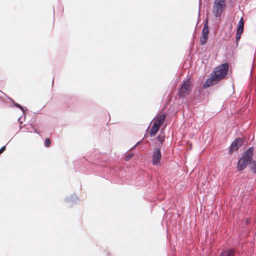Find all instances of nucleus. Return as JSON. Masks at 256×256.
I'll list each match as a JSON object with an SVG mask.
<instances>
[{
    "label": "nucleus",
    "mask_w": 256,
    "mask_h": 256,
    "mask_svg": "<svg viewBox=\"0 0 256 256\" xmlns=\"http://www.w3.org/2000/svg\"><path fill=\"white\" fill-rule=\"evenodd\" d=\"M254 148H248L243 154L241 158L238 160L237 164V170L238 171H242L252 160Z\"/></svg>",
    "instance_id": "f03ea898"
},
{
    "label": "nucleus",
    "mask_w": 256,
    "mask_h": 256,
    "mask_svg": "<svg viewBox=\"0 0 256 256\" xmlns=\"http://www.w3.org/2000/svg\"><path fill=\"white\" fill-rule=\"evenodd\" d=\"M244 26V22L243 18H242L238 22L236 34V43L238 46V42L240 39L241 34L243 32Z\"/></svg>",
    "instance_id": "6e6552de"
},
{
    "label": "nucleus",
    "mask_w": 256,
    "mask_h": 256,
    "mask_svg": "<svg viewBox=\"0 0 256 256\" xmlns=\"http://www.w3.org/2000/svg\"><path fill=\"white\" fill-rule=\"evenodd\" d=\"M209 34L208 22L206 20L205 22L202 30V36L200 38V44L202 45L204 44L208 41V35Z\"/></svg>",
    "instance_id": "39448f33"
},
{
    "label": "nucleus",
    "mask_w": 256,
    "mask_h": 256,
    "mask_svg": "<svg viewBox=\"0 0 256 256\" xmlns=\"http://www.w3.org/2000/svg\"><path fill=\"white\" fill-rule=\"evenodd\" d=\"M160 127V126H159L156 123L154 122L149 134L150 136H154L159 130Z\"/></svg>",
    "instance_id": "9b49d317"
},
{
    "label": "nucleus",
    "mask_w": 256,
    "mask_h": 256,
    "mask_svg": "<svg viewBox=\"0 0 256 256\" xmlns=\"http://www.w3.org/2000/svg\"><path fill=\"white\" fill-rule=\"evenodd\" d=\"M166 117V114H158L157 116L156 119L154 122L156 123L159 126H161L162 124H163Z\"/></svg>",
    "instance_id": "9d476101"
},
{
    "label": "nucleus",
    "mask_w": 256,
    "mask_h": 256,
    "mask_svg": "<svg viewBox=\"0 0 256 256\" xmlns=\"http://www.w3.org/2000/svg\"><path fill=\"white\" fill-rule=\"evenodd\" d=\"M228 69V64L227 62L221 64L216 67L211 73L210 76L206 81L204 86L210 87L224 78L227 74Z\"/></svg>",
    "instance_id": "f257e3e1"
},
{
    "label": "nucleus",
    "mask_w": 256,
    "mask_h": 256,
    "mask_svg": "<svg viewBox=\"0 0 256 256\" xmlns=\"http://www.w3.org/2000/svg\"><path fill=\"white\" fill-rule=\"evenodd\" d=\"M251 171L255 174L256 173V161L252 160L250 164Z\"/></svg>",
    "instance_id": "ddd939ff"
},
{
    "label": "nucleus",
    "mask_w": 256,
    "mask_h": 256,
    "mask_svg": "<svg viewBox=\"0 0 256 256\" xmlns=\"http://www.w3.org/2000/svg\"><path fill=\"white\" fill-rule=\"evenodd\" d=\"M235 252L232 248L224 250L219 256H234Z\"/></svg>",
    "instance_id": "f8f14e48"
},
{
    "label": "nucleus",
    "mask_w": 256,
    "mask_h": 256,
    "mask_svg": "<svg viewBox=\"0 0 256 256\" xmlns=\"http://www.w3.org/2000/svg\"><path fill=\"white\" fill-rule=\"evenodd\" d=\"M244 144V140L238 138H236L230 144L229 149V153L232 154L234 152L236 151L238 148L242 146Z\"/></svg>",
    "instance_id": "423d86ee"
},
{
    "label": "nucleus",
    "mask_w": 256,
    "mask_h": 256,
    "mask_svg": "<svg viewBox=\"0 0 256 256\" xmlns=\"http://www.w3.org/2000/svg\"><path fill=\"white\" fill-rule=\"evenodd\" d=\"M0 154H1V153H0Z\"/></svg>",
    "instance_id": "6ab92c4d"
},
{
    "label": "nucleus",
    "mask_w": 256,
    "mask_h": 256,
    "mask_svg": "<svg viewBox=\"0 0 256 256\" xmlns=\"http://www.w3.org/2000/svg\"><path fill=\"white\" fill-rule=\"evenodd\" d=\"M226 0H214L212 14L216 18H220L226 7Z\"/></svg>",
    "instance_id": "20e7f679"
},
{
    "label": "nucleus",
    "mask_w": 256,
    "mask_h": 256,
    "mask_svg": "<svg viewBox=\"0 0 256 256\" xmlns=\"http://www.w3.org/2000/svg\"><path fill=\"white\" fill-rule=\"evenodd\" d=\"M244 26V22L243 18H242L238 22L236 34V43L238 46V42L240 39L241 34L243 32Z\"/></svg>",
    "instance_id": "1a4fd4ad"
},
{
    "label": "nucleus",
    "mask_w": 256,
    "mask_h": 256,
    "mask_svg": "<svg viewBox=\"0 0 256 256\" xmlns=\"http://www.w3.org/2000/svg\"><path fill=\"white\" fill-rule=\"evenodd\" d=\"M192 90V86L190 79L184 80L178 90V95L179 98H186L191 92Z\"/></svg>",
    "instance_id": "7ed1b4c3"
},
{
    "label": "nucleus",
    "mask_w": 256,
    "mask_h": 256,
    "mask_svg": "<svg viewBox=\"0 0 256 256\" xmlns=\"http://www.w3.org/2000/svg\"><path fill=\"white\" fill-rule=\"evenodd\" d=\"M162 158L160 150L159 148H156L152 156V164L154 166H158L160 164Z\"/></svg>",
    "instance_id": "0eeeda50"
},
{
    "label": "nucleus",
    "mask_w": 256,
    "mask_h": 256,
    "mask_svg": "<svg viewBox=\"0 0 256 256\" xmlns=\"http://www.w3.org/2000/svg\"><path fill=\"white\" fill-rule=\"evenodd\" d=\"M132 156H133L132 154H128V155H126L125 157V160L126 161L130 160L131 158L132 157Z\"/></svg>",
    "instance_id": "dca6fc26"
},
{
    "label": "nucleus",
    "mask_w": 256,
    "mask_h": 256,
    "mask_svg": "<svg viewBox=\"0 0 256 256\" xmlns=\"http://www.w3.org/2000/svg\"><path fill=\"white\" fill-rule=\"evenodd\" d=\"M164 138H165L164 136L162 135V134H160L157 137L158 140L159 141L161 144H162V142H164Z\"/></svg>",
    "instance_id": "4468645a"
},
{
    "label": "nucleus",
    "mask_w": 256,
    "mask_h": 256,
    "mask_svg": "<svg viewBox=\"0 0 256 256\" xmlns=\"http://www.w3.org/2000/svg\"><path fill=\"white\" fill-rule=\"evenodd\" d=\"M16 107H18V108H20V109H21V110H23V108H22L21 106H20V104H16Z\"/></svg>",
    "instance_id": "a211bd4d"
},
{
    "label": "nucleus",
    "mask_w": 256,
    "mask_h": 256,
    "mask_svg": "<svg viewBox=\"0 0 256 256\" xmlns=\"http://www.w3.org/2000/svg\"><path fill=\"white\" fill-rule=\"evenodd\" d=\"M6 146H2L0 149V153H2L5 150H6Z\"/></svg>",
    "instance_id": "f3484780"
},
{
    "label": "nucleus",
    "mask_w": 256,
    "mask_h": 256,
    "mask_svg": "<svg viewBox=\"0 0 256 256\" xmlns=\"http://www.w3.org/2000/svg\"><path fill=\"white\" fill-rule=\"evenodd\" d=\"M44 145L46 147H49L50 145V140L49 138H46L44 140Z\"/></svg>",
    "instance_id": "2eb2a0df"
}]
</instances>
